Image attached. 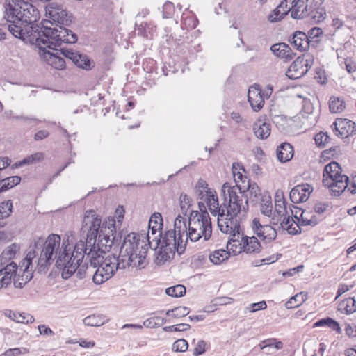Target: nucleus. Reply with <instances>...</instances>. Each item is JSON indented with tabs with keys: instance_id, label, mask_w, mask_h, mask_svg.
Listing matches in <instances>:
<instances>
[{
	"instance_id": "f257e3e1",
	"label": "nucleus",
	"mask_w": 356,
	"mask_h": 356,
	"mask_svg": "<svg viewBox=\"0 0 356 356\" xmlns=\"http://www.w3.org/2000/svg\"><path fill=\"white\" fill-rule=\"evenodd\" d=\"M45 12L46 15L56 23V26H49L48 24L53 25V22L48 20H44L39 24L33 22L30 26H37L39 30L33 29L31 35L27 38L31 41L35 40V44L40 48L44 45L56 51L57 47L63 43L75 44L78 40L77 35L67 28L72 22V16L67 9L62 5L52 2L45 6Z\"/></svg>"
},
{
	"instance_id": "f03ea898",
	"label": "nucleus",
	"mask_w": 356,
	"mask_h": 356,
	"mask_svg": "<svg viewBox=\"0 0 356 356\" xmlns=\"http://www.w3.org/2000/svg\"><path fill=\"white\" fill-rule=\"evenodd\" d=\"M79 243H75L74 232H67L63 236L61 245H106L110 241L111 245H114V241H118L115 220L112 218L102 222L101 217L94 210L85 213Z\"/></svg>"
},
{
	"instance_id": "7ed1b4c3",
	"label": "nucleus",
	"mask_w": 356,
	"mask_h": 356,
	"mask_svg": "<svg viewBox=\"0 0 356 356\" xmlns=\"http://www.w3.org/2000/svg\"><path fill=\"white\" fill-rule=\"evenodd\" d=\"M61 248L55 263L56 267L61 270V277L64 280L71 277L75 273L76 277L83 279L89 269V260L87 259L88 246H73Z\"/></svg>"
},
{
	"instance_id": "20e7f679",
	"label": "nucleus",
	"mask_w": 356,
	"mask_h": 356,
	"mask_svg": "<svg viewBox=\"0 0 356 356\" xmlns=\"http://www.w3.org/2000/svg\"><path fill=\"white\" fill-rule=\"evenodd\" d=\"M87 259L89 260V268H97L92 277L96 284L107 281L118 268L122 269L118 253L110 252L109 250L106 252L100 246H90Z\"/></svg>"
},
{
	"instance_id": "39448f33",
	"label": "nucleus",
	"mask_w": 356,
	"mask_h": 356,
	"mask_svg": "<svg viewBox=\"0 0 356 356\" xmlns=\"http://www.w3.org/2000/svg\"><path fill=\"white\" fill-rule=\"evenodd\" d=\"M69 246H34V250L29 251L25 258L22 261L21 268L29 274L31 271L37 272L39 274H46L53 262L56 261L58 256V250L61 248Z\"/></svg>"
},
{
	"instance_id": "423d86ee",
	"label": "nucleus",
	"mask_w": 356,
	"mask_h": 356,
	"mask_svg": "<svg viewBox=\"0 0 356 356\" xmlns=\"http://www.w3.org/2000/svg\"><path fill=\"white\" fill-rule=\"evenodd\" d=\"M246 191L236 184L231 186L228 182H225L221 189V193L224 196V206L226 208V220H230L236 218L241 211H248V197L245 194Z\"/></svg>"
},
{
	"instance_id": "0eeeda50",
	"label": "nucleus",
	"mask_w": 356,
	"mask_h": 356,
	"mask_svg": "<svg viewBox=\"0 0 356 356\" xmlns=\"http://www.w3.org/2000/svg\"><path fill=\"white\" fill-rule=\"evenodd\" d=\"M323 183L331 190L334 196H339L348 187L349 177L341 174V168L336 161L326 165L323 170Z\"/></svg>"
},
{
	"instance_id": "6e6552de",
	"label": "nucleus",
	"mask_w": 356,
	"mask_h": 356,
	"mask_svg": "<svg viewBox=\"0 0 356 356\" xmlns=\"http://www.w3.org/2000/svg\"><path fill=\"white\" fill-rule=\"evenodd\" d=\"M113 251L118 253L122 269L129 266L141 269L147 264V246H115Z\"/></svg>"
},
{
	"instance_id": "1a4fd4ad",
	"label": "nucleus",
	"mask_w": 356,
	"mask_h": 356,
	"mask_svg": "<svg viewBox=\"0 0 356 356\" xmlns=\"http://www.w3.org/2000/svg\"><path fill=\"white\" fill-rule=\"evenodd\" d=\"M205 201L209 210L213 216H218V226L220 230L223 233H227L232 229V226L229 225L228 220H225L226 208L222 203L220 207L218 204V196L210 191H206Z\"/></svg>"
},
{
	"instance_id": "9d476101",
	"label": "nucleus",
	"mask_w": 356,
	"mask_h": 356,
	"mask_svg": "<svg viewBox=\"0 0 356 356\" xmlns=\"http://www.w3.org/2000/svg\"><path fill=\"white\" fill-rule=\"evenodd\" d=\"M191 227L195 228V230L201 231L205 241L211 236V223L207 210L202 213H199L198 211H191L188 218V227Z\"/></svg>"
},
{
	"instance_id": "9b49d317",
	"label": "nucleus",
	"mask_w": 356,
	"mask_h": 356,
	"mask_svg": "<svg viewBox=\"0 0 356 356\" xmlns=\"http://www.w3.org/2000/svg\"><path fill=\"white\" fill-rule=\"evenodd\" d=\"M313 61V56L309 54H304L302 56H298L291 64L286 72V75L291 80L301 78L312 67Z\"/></svg>"
},
{
	"instance_id": "f8f14e48",
	"label": "nucleus",
	"mask_w": 356,
	"mask_h": 356,
	"mask_svg": "<svg viewBox=\"0 0 356 356\" xmlns=\"http://www.w3.org/2000/svg\"><path fill=\"white\" fill-rule=\"evenodd\" d=\"M229 225L232 226V229L227 233H232V237L227 241L226 245H230L232 242H239L240 241L243 243V245H260L258 238L252 236L251 237L245 236L243 232H240V226L236 222L234 225V221L231 224V221L229 220ZM238 245H242L240 243Z\"/></svg>"
},
{
	"instance_id": "ddd939ff",
	"label": "nucleus",
	"mask_w": 356,
	"mask_h": 356,
	"mask_svg": "<svg viewBox=\"0 0 356 356\" xmlns=\"http://www.w3.org/2000/svg\"><path fill=\"white\" fill-rule=\"evenodd\" d=\"M336 135L341 138H346L356 134V124L346 118H338L332 124Z\"/></svg>"
},
{
	"instance_id": "4468645a",
	"label": "nucleus",
	"mask_w": 356,
	"mask_h": 356,
	"mask_svg": "<svg viewBox=\"0 0 356 356\" xmlns=\"http://www.w3.org/2000/svg\"><path fill=\"white\" fill-rule=\"evenodd\" d=\"M43 47H46L44 45H42L41 48L39 47L41 50V56L47 63L56 70H63L66 65L65 59L59 56L58 53H52L42 49Z\"/></svg>"
},
{
	"instance_id": "2eb2a0df",
	"label": "nucleus",
	"mask_w": 356,
	"mask_h": 356,
	"mask_svg": "<svg viewBox=\"0 0 356 356\" xmlns=\"http://www.w3.org/2000/svg\"><path fill=\"white\" fill-rule=\"evenodd\" d=\"M140 242L145 243L144 245L152 244L149 231L147 233L145 230L140 232H132L124 237L122 245H139Z\"/></svg>"
},
{
	"instance_id": "dca6fc26",
	"label": "nucleus",
	"mask_w": 356,
	"mask_h": 356,
	"mask_svg": "<svg viewBox=\"0 0 356 356\" xmlns=\"http://www.w3.org/2000/svg\"><path fill=\"white\" fill-rule=\"evenodd\" d=\"M270 51L276 57L284 60L285 62L290 61L296 55L289 45L284 42L273 44L270 47Z\"/></svg>"
},
{
	"instance_id": "f3484780",
	"label": "nucleus",
	"mask_w": 356,
	"mask_h": 356,
	"mask_svg": "<svg viewBox=\"0 0 356 356\" xmlns=\"http://www.w3.org/2000/svg\"><path fill=\"white\" fill-rule=\"evenodd\" d=\"M288 42L301 51L307 50L310 47V42H309L307 34L301 31H295L292 35L289 37Z\"/></svg>"
},
{
	"instance_id": "a211bd4d",
	"label": "nucleus",
	"mask_w": 356,
	"mask_h": 356,
	"mask_svg": "<svg viewBox=\"0 0 356 356\" xmlns=\"http://www.w3.org/2000/svg\"><path fill=\"white\" fill-rule=\"evenodd\" d=\"M248 102L254 111H260L264 106V99L259 86L251 87L248 90Z\"/></svg>"
},
{
	"instance_id": "6ab92c4d",
	"label": "nucleus",
	"mask_w": 356,
	"mask_h": 356,
	"mask_svg": "<svg viewBox=\"0 0 356 356\" xmlns=\"http://www.w3.org/2000/svg\"><path fill=\"white\" fill-rule=\"evenodd\" d=\"M155 262L158 265L163 264L174 255L170 246H155Z\"/></svg>"
},
{
	"instance_id": "aec40b11",
	"label": "nucleus",
	"mask_w": 356,
	"mask_h": 356,
	"mask_svg": "<svg viewBox=\"0 0 356 356\" xmlns=\"http://www.w3.org/2000/svg\"><path fill=\"white\" fill-rule=\"evenodd\" d=\"M276 154L279 161L282 163L289 161L293 156V147L289 143H283L277 147Z\"/></svg>"
},
{
	"instance_id": "412c9836",
	"label": "nucleus",
	"mask_w": 356,
	"mask_h": 356,
	"mask_svg": "<svg viewBox=\"0 0 356 356\" xmlns=\"http://www.w3.org/2000/svg\"><path fill=\"white\" fill-rule=\"evenodd\" d=\"M307 0H295L293 3V10L291 12V17L293 19H304L308 16L306 8Z\"/></svg>"
},
{
	"instance_id": "4be33fe9",
	"label": "nucleus",
	"mask_w": 356,
	"mask_h": 356,
	"mask_svg": "<svg viewBox=\"0 0 356 356\" xmlns=\"http://www.w3.org/2000/svg\"><path fill=\"white\" fill-rule=\"evenodd\" d=\"M253 131L257 138L266 139L270 134V124L261 120H258L253 125Z\"/></svg>"
},
{
	"instance_id": "5701e85b",
	"label": "nucleus",
	"mask_w": 356,
	"mask_h": 356,
	"mask_svg": "<svg viewBox=\"0 0 356 356\" xmlns=\"http://www.w3.org/2000/svg\"><path fill=\"white\" fill-rule=\"evenodd\" d=\"M21 181L19 176L6 177L0 172V193L6 191L19 184Z\"/></svg>"
},
{
	"instance_id": "b1692460",
	"label": "nucleus",
	"mask_w": 356,
	"mask_h": 356,
	"mask_svg": "<svg viewBox=\"0 0 356 356\" xmlns=\"http://www.w3.org/2000/svg\"><path fill=\"white\" fill-rule=\"evenodd\" d=\"M72 63L79 68L90 70L95 67V63L87 55L79 53Z\"/></svg>"
},
{
	"instance_id": "393cba45",
	"label": "nucleus",
	"mask_w": 356,
	"mask_h": 356,
	"mask_svg": "<svg viewBox=\"0 0 356 356\" xmlns=\"http://www.w3.org/2000/svg\"><path fill=\"white\" fill-rule=\"evenodd\" d=\"M246 191H248L250 197L248 201L253 205H255L261 201V197L264 194L261 193V189L257 183H250V180H248V187L245 189Z\"/></svg>"
},
{
	"instance_id": "a878e982",
	"label": "nucleus",
	"mask_w": 356,
	"mask_h": 356,
	"mask_svg": "<svg viewBox=\"0 0 356 356\" xmlns=\"http://www.w3.org/2000/svg\"><path fill=\"white\" fill-rule=\"evenodd\" d=\"M262 232L257 233V237L259 241H261L264 243H270L273 240L275 239L277 236L276 230L270 225H265Z\"/></svg>"
},
{
	"instance_id": "bb28decb",
	"label": "nucleus",
	"mask_w": 356,
	"mask_h": 356,
	"mask_svg": "<svg viewBox=\"0 0 356 356\" xmlns=\"http://www.w3.org/2000/svg\"><path fill=\"white\" fill-rule=\"evenodd\" d=\"M338 310L347 315L356 312V300L353 297H349L341 301L338 305Z\"/></svg>"
},
{
	"instance_id": "cd10ccee",
	"label": "nucleus",
	"mask_w": 356,
	"mask_h": 356,
	"mask_svg": "<svg viewBox=\"0 0 356 356\" xmlns=\"http://www.w3.org/2000/svg\"><path fill=\"white\" fill-rule=\"evenodd\" d=\"M182 243V235H178L176 230L171 229L165 232L161 245H181Z\"/></svg>"
},
{
	"instance_id": "c85d7f7f",
	"label": "nucleus",
	"mask_w": 356,
	"mask_h": 356,
	"mask_svg": "<svg viewBox=\"0 0 356 356\" xmlns=\"http://www.w3.org/2000/svg\"><path fill=\"white\" fill-rule=\"evenodd\" d=\"M231 255L230 251L225 249L215 250L209 255V260L215 265H219L229 259Z\"/></svg>"
},
{
	"instance_id": "c756f323",
	"label": "nucleus",
	"mask_w": 356,
	"mask_h": 356,
	"mask_svg": "<svg viewBox=\"0 0 356 356\" xmlns=\"http://www.w3.org/2000/svg\"><path fill=\"white\" fill-rule=\"evenodd\" d=\"M323 326H327L331 328L332 330L336 331L338 334L341 332V329L339 323L330 317L320 319L314 324V327Z\"/></svg>"
},
{
	"instance_id": "7c9ffc66",
	"label": "nucleus",
	"mask_w": 356,
	"mask_h": 356,
	"mask_svg": "<svg viewBox=\"0 0 356 356\" xmlns=\"http://www.w3.org/2000/svg\"><path fill=\"white\" fill-rule=\"evenodd\" d=\"M13 210V202L10 200L0 203V220L8 218ZM6 222L0 221V227H3Z\"/></svg>"
},
{
	"instance_id": "2f4dec72",
	"label": "nucleus",
	"mask_w": 356,
	"mask_h": 356,
	"mask_svg": "<svg viewBox=\"0 0 356 356\" xmlns=\"http://www.w3.org/2000/svg\"><path fill=\"white\" fill-rule=\"evenodd\" d=\"M282 4H279L268 15V20L271 23L281 21L289 13V10H282Z\"/></svg>"
},
{
	"instance_id": "473e14b6",
	"label": "nucleus",
	"mask_w": 356,
	"mask_h": 356,
	"mask_svg": "<svg viewBox=\"0 0 356 356\" xmlns=\"http://www.w3.org/2000/svg\"><path fill=\"white\" fill-rule=\"evenodd\" d=\"M345 102L343 99L332 96L330 99L329 108L331 113H339L345 109Z\"/></svg>"
},
{
	"instance_id": "72a5a7b5",
	"label": "nucleus",
	"mask_w": 356,
	"mask_h": 356,
	"mask_svg": "<svg viewBox=\"0 0 356 356\" xmlns=\"http://www.w3.org/2000/svg\"><path fill=\"white\" fill-rule=\"evenodd\" d=\"M17 246H9V248L4 250L0 255V266L12 261L17 253Z\"/></svg>"
},
{
	"instance_id": "f704fd0d",
	"label": "nucleus",
	"mask_w": 356,
	"mask_h": 356,
	"mask_svg": "<svg viewBox=\"0 0 356 356\" xmlns=\"http://www.w3.org/2000/svg\"><path fill=\"white\" fill-rule=\"evenodd\" d=\"M289 196L291 201L295 204L306 202L309 198L307 194L301 193L300 188L296 186L291 189Z\"/></svg>"
},
{
	"instance_id": "c9c22d12",
	"label": "nucleus",
	"mask_w": 356,
	"mask_h": 356,
	"mask_svg": "<svg viewBox=\"0 0 356 356\" xmlns=\"http://www.w3.org/2000/svg\"><path fill=\"white\" fill-rule=\"evenodd\" d=\"M261 211L266 216H270L272 213V200L269 195L264 194L261 197Z\"/></svg>"
},
{
	"instance_id": "e433bc0d",
	"label": "nucleus",
	"mask_w": 356,
	"mask_h": 356,
	"mask_svg": "<svg viewBox=\"0 0 356 356\" xmlns=\"http://www.w3.org/2000/svg\"><path fill=\"white\" fill-rule=\"evenodd\" d=\"M190 309L185 306H179L166 312V315L175 318H180L187 316L190 313Z\"/></svg>"
},
{
	"instance_id": "4c0bfd02",
	"label": "nucleus",
	"mask_w": 356,
	"mask_h": 356,
	"mask_svg": "<svg viewBox=\"0 0 356 356\" xmlns=\"http://www.w3.org/2000/svg\"><path fill=\"white\" fill-rule=\"evenodd\" d=\"M83 323L87 326L97 327L104 323V318L100 315H90L83 319Z\"/></svg>"
},
{
	"instance_id": "58836bf2",
	"label": "nucleus",
	"mask_w": 356,
	"mask_h": 356,
	"mask_svg": "<svg viewBox=\"0 0 356 356\" xmlns=\"http://www.w3.org/2000/svg\"><path fill=\"white\" fill-rule=\"evenodd\" d=\"M0 273L3 274L5 276L8 277L9 280H12L13 275H16L18 269L17 265L14 261H10L3 266H1Z\"/></svg>"
},
{
	"instance_id": "ea45409f",
	"label": "nucleus",
	"mask_w": 356,
	"mask_h": 356,
	"mask_svg": "<svg viewBox=\"0 0 356 356\" xmlns=\"http://www.w3.org/2000/svg\"><path fill=\"white\" fill-rule=\"evenodd\" d=\"M308 14L309 15L307 17H309L315 23H319L325 19V15L326 13L324 8L322 6L318 9L308 11Z\"/></svg>"
},
{
	"instance_id": "a19ab883",
	"label": "nucleus",
	"mask_w": 356,
	"mask_h": 356,
	"mask_svg": "<svg viewBox=\"0 0 356 356\" xmlns=\"http://www.w3.org/2000/svg\"><path fill=\"white\" fill-rule=\"evenodd\" d=\"M186 287L181 284L168 287L165 290L167 295L175 298L184 296L186 294Z\"/></svg>"
},
{
	"instance_id": "79ce46f5",
	"label": "nucleus",
	"mask_w": 356,
	"mask_h": 356,
	"mask_svg": "<svg viewBox=\"0 0 356 356\" xmlns=\"http://www.w3.org/2000/svg\"><path fill=\"white\" fill-rule=\"evenodd\" d=\"M303 293H300L292 296L286 303L285 307L287 309H293L299 307L305 301Z\"/></svg>"
},
{
	"instance_id": "37998d69",
	"label": "nucleus",
	"mask_w": 356,
	"mask_h": 356,
	"mask_svg": "<svg viewBox=\"0 0 356 356\" xmlns=\"http://www.w3.org/2000/svg\"><path fill=\"white\" fill-rule=\"evenodd\" d=\"M166 323V320L160 316H153L144 321L143 326L147 328L159 327Z\"/></svg>"
},
{
	"instance_id": "c03bdc74",
	"label": "nucleus",
	"mask_w": 356,
	"mask_h": 356,
	"mask_svg": "<svg viewBox=\"0 0 356 356\" xmlns=\"http://www.w3.org/2000/svg\"><path fill=\"white\" fill-rule=\"evenodd\" d=\"M323 35V31L319 27H313L311 29L307 34L309 42H310V46L314 47V42H319V37Z\"/></svg>"
},
{
	"instance_id": "a18cd8bd",
	"label": "nucleus",
	"mask_w": 356,
	"mask_h": 356,
	"mask_svg": "<svg viewBox=\"0 0 356 356\" xmlns=\"http://www.w3.org/2000/svg\"><path fill=\"white\" fill-rule=\"evenodd\" d=\"M179 201L181 214L186 216L188 215V209L191 206L192 200L186 194L181 193Z\"/></svg>"
},
{
	"instance_id": "49530a36",
	"label": "nucleus",
	"mask_w": 356,
	"mask_h": 356,
	"mask_svg": "<svg viewBox=\"0 0 356 356\" xmlns=\"http://www.w3.org/2000/svg\"><path fill=\"white\" fill-rule=\"evenodd\" d=\"M227 251H230L233 255H237L241 252H246L247 253H251L259 248H254L255 246H232V248L229 249V246H225Z\"/></svg>"
},
{
	"instance_id": "de8ad7c7",
	"label": "nucleus",
	"mask_w": 356,
	"mask_h": 356,
	"mask_svg": "<svg viewBox=\"0 0 356 356\" xmlns=\"http://www.w3.org/2000/svg\"><path fill=\"white\" fill-rule=\"evenodd\" d=\"M157 225H149L148 228L150 231L152 242H156V245H161V239L162 236L161 229L156 227Z\"/></svg>"
},
{
	"instance_id": "09e8293b",
	"label": "nucleus",
	"mask_w": 356,
	"mask_h": 356,
	"mask_svg": "<svg viewBox=\"0 0 356 356\" xmlns=\"http://www.w3.org/2000/svg\"><path fill=\"white\" fill-rule=\"evenodd\" d=\"M184 218L179 215L175 220L174 222V230H176L178 235H182L184 232H186V225Z\"/></svg>"
},
{
	"instance_id": "8fccbe9b",
	"label": "nucleus",
	"mask_w": 356,
	"mask_h": 356,
	"mask_svg": "<svg viewBox=\"0 0 356 356\" xmlns=\"http://www.w3.org/2000/svg\"><path fill=\"white\" fill-rule=\"evenodd\" d=\"M186 243L188 239H190L191 242H196L203 236L201 231L195 230V228L193 227H188V232L186 231Z\"/></svg>"
},
{
	"instance_id": "3c124183",
	"label": "nucleus",
	"mask_w": 356,
	"mask_h": 356,
	"mask_svg": "<svg viewBox=\"0 0 356 356\" xmlns=\"http://www.w3.org/2000/svg\"><path fill=\"white\" fill-rule=\"evenodd\" d=\"M318 222V219L315 216H312L310 218H308L305 214V212H301L300 221L299 222L300 225H311L314 227L316 225Z\"/></svg>"
},
{
	"instance_id": "603ef678",
	"label": "nucleus",
	"mask_w": 356,
	"mask_h": 356,
	"mask_svg": "<svg viewBox=\"0 0 356 356\" xmlns=\"http://www.w3.org/2000/svg\"><path fill=\"white\" fill-rule=\"evenodd\" d=\"M191 328V325L187 323H180L174 325L165 326L163 328L165 332H184L189 330Z\"/></svg>"
},
{
	"instance_id": "864d4df0",
	"label": "nucleus",
	"mask_w": 356,
	"mask_h": 356,
	"mask_svg": "<svg viewBox=\"0 0 356 356\" xmlns=\"http://www.w3.org/2000/svg\"><path fill=\"white\" fill-rule=\"evenodd\" d=\"M292 222H293V220L289 216L284 218L281 225L284 229H286L289 234H295L298 233V230L296 227H293Z\"/></svg>"
},
{
	"instance_id": "5fc2aeb1",
	"label": "nucleus",
	"mask_w": 356,
	"mask_h": 356,
	"mask_svg": "<svg viewBox=\"0 0 356 356\" xmlns=\"http://www.w3.org/2000/svg\"><path fill=\"white\" fill-rule=\"evenodd\" d=\"M282 256L281 254H277V255H271L268 257L264 258L259 261H255L252 263L254 266H260L263 264H269L277 261L280 257Z\"/></svg>"
},
{
	"instance_id": "6e6d98bb",
	"label": "nucleus",
	"mask_w": 356,
	"mask_h": 356,
	"mask_svg": "<svg viewBox=\"0 0 356 356\" xmlns=\"http://www.w3.org/2000/svg\"><path fill=\"white\" fill-rule=\"evenodd\" d=\"M188 344L187 341L183 339L177 340L172 345V350L176 352H185L187 350Z\"/></svg>"
},
{
	"instance_id": "4d7b16f0",
	"label": "nucleus",
	"mask_w": 356,
	"mask_h": 356,
	"mask_svg": "<svg viewBox=\"0 0 356 356\" xmlns=\"http://www.w3.org/2000/svg\"><path fill=\"white\" fill-rule=\"evenodd\" d=\"M29 353V350L26 348H10L6 350L3 355L4 356H18L21 354H26Z\"/></svg>"
},
{
	"instance_id": "13d9d810",
	"label": "nucleus",
	"mask_w": 356,
	"mask_h": 356,
	"mask_svg": "<svg viewBox=\"0 0 356 356\" xmlns=\"http://www.w3.org/2000/svg\"><path fill=\"white\" fill-rule=\"evenodd\" d=\"M44 159V154L42 152H37L30 156L25 157L22 163H26V165L33 163L35 161H42Z\"/></svg>"
},
{
	"instance_id": "bf43d9fd",
	"label": "nucleus",
	"mask_w": 356,
	"mask_h": 356,
	"mask_svg": "<svg viewBox=\"0 0 356 356\" xmlns=\"http://www.w3.org/2000/svg\"><path fill=\"white\" fill-rule=\"evenodd\" d=\"M163 218L159 213H154L152 215L149 220V225H157L156 227L162 229Z\"/></svg>"
},
{
	"instance_id": "052dcab7",
	"label": "nucleus",
	"mask_w": 356,
	"mask_h": 356,
	"mask_svg": "<svg viewBox=\"0 0 356 356\" xmlns=\"http://www.w3.org/2000/svg\"><path fill=\"white\" fill-rule=\"evenodd\" d=\"M59 51L61 55H63L66 58L71 60L72 61L75 58L76 55H78L79 53L78 51H74L71 49H67V48H64V47H61L59 49Z\"/></svg>"
},
{
	"instance_id": "680f3d73",
	"label": "nucleus",
	"mask_w": 356,
	"mask_h": 356,
	"mask_svg": "<svg viewBox=\"0 0 356 356\" xmlns=\"http://www.w3.org/2000/svg\"><path fill=\"white\" fill-rule=\"evenodd\" d=\"M61 237L56 234H51L46 238L44 245H60Z\"/></svg>"
},
{
	"instance_id": "e2e57ef3",
	"label": "nucleus",
	"mask_w": 356,
	"mask_h": 356,
	"mask_svg": "<svg viewBox=\"0 0 356 356\" xmlns=\"http://www.w3.org/2000/svg\"><path fill=\"white\" fill-rule=\"evenodd\" d=\"M19 315H20L19 316H17V323H31L35 321L34 317L29 314L24 313V312H22V313L19 312Z\"/></svg>"
},
{
	"instance_id": "0e129e2a",
	"label": "nucleus",
	"mask_w": 356,
	"mask_h": 356,
	"mask_svg": "<svg viewBox=\"0 0 356 356\" xmlns=\"http://www.w3.org/2000/svg\"><path fill=\"white\" fill-rule=\"evenodd\" d=\"M174 6L171 2H166L163 6V18H170L172 15Z\"/></svg>"
},
{
	"instance_id": "69168bd1",
	"label": "nucleus",
	"mask_w": 356,
	"mask_h": 356,
	"mask_svg": "<svg viewBox=\"0 0 356 356\" xmlns=\"http://www.w3.org/2000/svg\"><path fill=\"white\" fill-rule=\"evenodd\" d=\"M205 346H206V343L204 341H203V340L199 341L196 347L194 348L193 355L199 356V355L203 354L205 352Z\"/></svg>"
},
{
	"instance_id": "338daca9",
	"label": "nucleus",
	"mask_w": 356,
	"mask_h": 356,
	"mask_svg": "<svg viewBox=\"0 0 356 356\" xmlns=\"http://www.w3.org/2000/svg\"><path fill=\"white\" fill-rule=\"evenodd\" d=\"M267 307L266 302L264 300L260 301L257 303H252L250 306V312H254L259 310L265 309Z\"/></svg>"
},
{
	"instance_id": "774afa93",
	"label": "nucleus",
	"mask_w": 356,
	"mask_h": 356,
	"mask_svg": "<svg viewBox=\"0 0 356 356\" xmlns=\"http://www.w3.org/2000/svg\"><path fill=\"white\" fill-rule=\"evenodd\" d=\"M252 228L254 234L257 235L258 232H262L264 225L261 224L258 218H254L252 222Z\"/></svg>"
}]
</instances>
